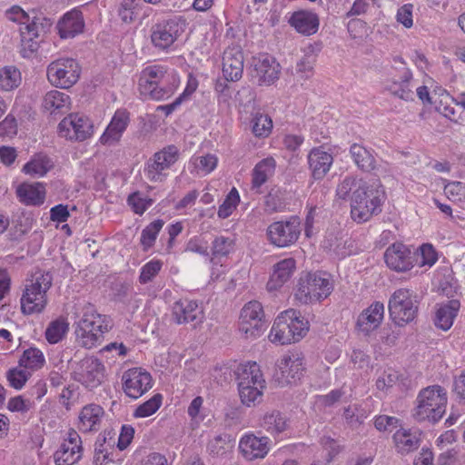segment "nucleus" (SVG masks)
Masks as SVG:
<instances>
[{"instance_id":"nucleus-1","label":"nucleus","mask_w":465,"mask_h":465,"mask_svg":"<svg viewBox=\"0 0 465 465\" xmlns=\"http://www.w3.org/2000/svg\"><path fill=\"white\" fill-rule=\"evenodd\" d=\"M336 194L342 200L350 198L351 218L359 223L379 214L386 198L384 186L379 179L366 181L352 176L345 177L338 184Z\"/></svg>"},{"instance_id":"nucleus-2","label":"nucleus","mask_w":465,"mask_h":465,"mask_svg":"<svg viewBox=\"0 0 465 465\" xmlns=\"http://www.w3.org/2000/svg\"><path fill=\"white\" fill-rule=\"evenodd\" d=\"M180 84L178 74L162 64L144 67L139 76L138 89L145 99L165 100L170 98Z\"/></svg>"},{"instance_id":"nucleus-3","label":"nucleus","mask_w":465,"mask_h":465,"mask_svg":"<svg viewBox=\"0 0 465 465\" xmlns=\"http://www.w3.org/2000/svg\"><path fill=\"white\" fill-rule=\"evenodd\" d=\"M53 283V277L49 272H36L25 284L20 298V309L24 315L42 313L47 304V292Z\"/></svg>"},{"instance_id":"nucleus-4","label":"nucleus","mask_w":465,"mask_h":465,"mask_svg":"<svg viewBox=\"0 0 465 465\" xmlns=\"http://www.w3.org/2000/svg\"><path fill=\"white\" fill-rule=\"evenodd\" d=\"M235 375L242 403L251 407L261 402L265 380L260 366L255 361L242 363L237 367Z\"/></svg>"},{"instance_id":"nucleus-5","label":"nucleus","mask_w":465,"mask_h":465,"mask_svg":"<svg viewBox=\"0 0 465 465\" xmlns=\"http://www.w3.org/2000/svg\"><path fill=\"white\" fill-rule=\"evenodd\" d=\"M111 329V321L98 313L96 309L87 304L83 308V315L75 330L78 342L84 348L92 349L104 339V334Z\"/></svg>"},{"instance_id":"nucleus-6","label":"nucleus","mask_w":465,"mask_h":465,"mask_svg":"<svg viewBox=\"0 0 465 465\" xmlns=\"http://www.w3.org/2000/svg\"><path fill=\"white\" fill-rule=\"evenodd\" d=\"M447 402L444 388L440 385L428 386L419 392L412 416L418 421L438 422L446 411Z\"/></svg>"},{"instance_id":"nucleus-7","label":"nucleus","mask_w":465,"mask_h":465,"mask_svg":"<svg viewBox=\"0 0 465 465\" xmlns=\"http://www.w3.org/2000/svg\"><path fill=\"white\" fill-rule=\"evenodd\" d=\"M332 290V282L326 273L306 272L300 276L294 296L301 303L310 304L326 299Z\"/></svg>"},{"instance_id":"nucleus-8","label":"nucleus","mask_w":465,"mask_h":465,"mask_svg":"<svg viewBox=\"0 0 465 465\" xmlns=\"http://www.w3.org/2000/svg\"><path fill=\"white\" fill-rule=\"evenodd\" d=\"M420 301L411 289L400 288L393 292L388 302L391 321L400 327L412 322L419 312Z\"/></svg>"},{"instance_id":"nucleus-9","label":"nucleus","mask_w":465,"mask_h":465,"mask_svg":"<svg viewBox=\"0 0 465 465\" xmlns=\"http://www.w3.org/2000/svg\"><path fill=\"white\" fill-rule=\"evenodd\" d=\"M81 67L70 57H61L50 63L46 69L49 83L57 88L68 89L79 80Z\"/></svg>"},{"instance_id":"nucleus-10","label":"nucleus","mask_w":465,"mask_h":465,"mask_svg":"<svg viewBox=\"0 0 465 465\" xmlns=\"http://www.w3.org/2000/svg\"><path fill=\"white\" fill-rule=\"evenodd\" d=\"M264 312L259 302H249L242 308L238 329L243 339L254 340L260 337L264 331Z\"/></svg>"},{"instance_id":"nucleus-11","label":"nucleus","mask_w":465,"mask_h":465,"mask_svg":"<svg viewBox=\"0 0 465 465\" xmlns=\"http://www.w3.org/2000/svg\"><path fill=\"white\" fill-rule=\"evenodd\" d=\"M304 371V359L301 353H286L277 361L273 378L281 386L296 384Z\"/></svg>"},{"instance_id":"nucleus-12","label":"nucleus","mask_w":465,"mask_h":465,"mask_svg":"<svg viewBox=\"0 0 465 465\" xmlns=\"http://www.w3.org/2000/svg\"><path fill=\"white\" fill-rule=\"evenodd\" d=\"M105 378L104 364L94 356L82 359L74 370V379L89 390L101 386Z\"/></svg>"},{"instance_id":"nucleus-13","label":"nucleus","mask_w":465,"mask_h":465,"mask_svg":"<svg viewBox=\"0 0 465 465\" xmlns=\"http://www.w3.org/2000/svg\"><path fill=\"white\" fill-rule=\"evenodd\" d=\"M185 27L186 19L182 15H175L163 23L156 24L152 28V43L157 48L166 49L182 35Z\"/></svg>"},{"instance_id":"nucleus-14","label":"nucleus","mask_w":465,"mask_h":465,"mask_svg":"<svg viewBox=\"0 0 465 465\" xmlns=\"http://www.w3.org/2000/svg\"><path fill=\"white\" fill-rule=\"evenodd\" d=\"M301 234V224L296 217L274 222L267 228L269 242L277 247H288L296 242Z\"/></svg>"},{"instance_id":"nucleus-15","label":"nucleus","mask_w":465,"mask_h":465,"mask_svg":"<svg viewBox=\"0 0 465 465\" xmlns=\"http://www.w3.org/2000/svg\"><path fill=\"white\" fill-rule=\"evenodd\" d=\"M180 155L175 145H168L155 153L145 167V176L151 182H163L166 174L164 171L176 163Z\"/></svg>"},{"instance_id":"nucleus-16","label":"nucleus","mask_w":465,"mask_h":465,"mask_svg":"<svg viewBox=\"0 0 465 465\" xmlns=\"http://www.w3.org/2000/svg\"><path fill=\"white\" fill-rule=\"evenodd\" d=\"M58 133L70 141H84L92 136L94 125L87 116L71 114L59 123Z\"/></svg>"},{"instance_id":"nucleus-17","label":"nucleus","mask_w":465,"mask_h":465,"mask_svg":"<svg viewBox=\"0 0 465 465\" xmlns=\"http://www.w3.org/2000/svg\"><path fill=\"white\" fill-rule=\"evenodd\" d=\"M172 319L176 324H192L195 328L203 322L204 310L197 301L181 299L172 306Z\"/></svg>"},{"instance_id":"nucleus-18","label":"nucleus","mask_w":465,"mask_h":465,"mask_svg":"<svg viewBox=\"0 0 465 465\" xmlns=\"http://www.w3.org/2000/svg\"><path fill=\"white\" fill-rule=\"evenodd\" d=\"M83 455L82 440L78 432L71 430L58 450L54 453L55 465H74Z\"/></svg>"},{"instance_id":"nucleus-19","label":"nucleus","mask_w":465,"mask_h":465,"mask_svg":"<svg viewBox=\"0 0 465 465\" xmlns=\"http://www.w3.org/2000/svg\"><path fill=\"white\" fill-rule=\"evenodd\" d=\"M122 381L124 391L133 399L141 397L153 386L150 373L141 368H133L126 371L123 374Z\"/></svg>"},{"instance_id":"nucleus-20","label":"nucleus","mask_w":465,"mask_h":465,"mask_svg":"<svg viewBox=\"0 0 465 465\" xmlns=\"http://www.w3.org/2000/svg\"><path fill=\"white\" fill-rule=\"evenodd\" d=\"M239 451L248 461L262 460L266 457L271 450L269 437H258L252 432L243 434L239 440Z\"/></svg>"},{"instance_id":"nucleus-21","label":"nucleus","mask_w":465,"mask_h":465,"mask_svg":"<svg viewBox=\"0 0 465 465\" xmlns=\"http://www.w3.org/2000/svg\"><path fill=\"white\" fill-rule=\"evenodd\" d=\"M253 77L260 85L273 84L280 74V64L267 54H260L252 59Z\"/></svg>"},{"instance_id":"nucleus-22","label":"nucleus","mask_w":465,"mask_h":465,"mask_svg":"<svg viewBox=\"0 0 465 465\" xmlns=\"http://www.w3.org/2000/svg\"><path fill=\"white\" fill-rule=\"evenodd\" d=\"M387 266L396 272H407L413 267L411 250L401 242L389 246L384 253Z\"/></svg>"},{"instance_id":"nucleus-23","label":"nucleus","mask_w":465,"mask_h":465,"mask_svg":"<svg viewBox=\"0 0 465 465\" xmlns=\"http://www.w3.org/2000/svg\"><path fill=\"white\" fill-rule=\"evenodd\" d=\"M129 114L125 110H117L106 129L100 136V143L106 146L118 143L129 124Z\"/></svg>"},{"instance_id":"nucleus-24","label":"nucleus","mask_w":465,"mask_h":465,"mask_svg":"<svg viewBox=\"0 0 465 465\" xmlns=\"http://www.w3.org/2000/svg\"><path fill=\"white\" fill-rule=\"evenodd\" d=\"M350 154L356 166L363 172L377 171L380 173H387L388 163L378 165L374 152L362 144L353 143L350 147Z\"/></svg>"},{"instance_id":"nucleus-25","label":"nucleus","mask_w":465,"mask_h":465,"mask_svg":"<svg viewBox=\"0 0 465 465\" xmlns=\"http://www.w3.org/2000/svg\"><path fill=\"white\" fill-rule=\"evenodd\" d=\"M395 63H399L401 65V75L400 80L391 79L385 84V89L389 91L392 95L399 97L405 101H411L413 98V92L410 86V81L412 79V74L405 66V63L402 58L397 57L394 59Z\"/></svg>"},{"instance_id":"nucleus-26","label":"nucleus","mask_w":465,"mask_h":465,"mask_svg":"<svg viewBox=\"0 0 465 465\" xmlns=\"http://www.w3.org/2000/svg\"><path fill=\"white\" fill-rule=\"evenodd\" d=\"M383 318L384 304L381 302H373L358 316L357 327L361 332L369 334L381 325Z\"/></svg>"},{"instance_id":"nucleus-27","label":"nucleus","mask_w":465,"mask_h":465,"mask_svg":"<svg viewBox=\"0 0 465 465\" xmlns=\"http://www.w3.org/2000/svg\"><path fill=\"white\" fill-rule=\"evenodd\" d=\"M84 29L83 14L76 9L65 13L57 24V30L62 39L74 38Z\"/></svg>"},{"instance_id":"nucleus-28","label":"nucleus","mask_w":465,"mask_h":465,"mask_svg":"<svg viewBox=\"0 0 465 465\" xmlns=\"http://www.w3.org/2000/svg\"><path fill=\"white\" fill-rule=\"evenodd\" d=\"M295 270L296 261L293 258H285L275 263L267 282L268 291L281 289L292 277Z\"/></svg>"},{"instance_id":"nucleus-29","label":"nucleus","mask_w":465,"mask_h":465,"mask_svg":"<svg viewBox=\"0 0 465 465\" xmlns=\"http://www.w3.org/2000/svg\"><path fill=\"white\" fill-rule=\"evenodd\" d=\"M243 72V54L236 47L227 49L223 57V74L227 81H238Z\"/></svg>"},{"instance_id":"nucleus-30","label":"nucleus","mask_w":465,"mask_h":465,"mask_svg":"<svg viewBox=\"0 0 465 465\" xmlns=\"http://www.w3.org/2000/svg\"><path fill=\"white\" fill-rule=\"evenodd\" d=\"M290 315H293L292 309L281 312L275 319L268 335V339L272 343L277 345L293 343V336L291 333L290 325H288L286 318H289Z\"/></svg>"},{"instance_id":"nucleus-31","label":"nucleus","mask_w":465,"mask_h":465,"mask_svg":"<svg viewBox=\"0 0 465 465\" xmlns=\"http://www.w3.org/2000/svg\"><path fill=\"white\" fill-rule=\"evenodd\" d=\"M104 409L97 404L84 406L78 416V430L82 432L97 431L104 417Z\"/></svg>"},{"instance_id":"nucleus-32","label":"nucleus","mask_w":465,"mask_h":465,"mask_svg":"<svg viewBox=\"0 0 465 465\" xmlns=\"http://www.w3.org/2000/svg\"><path fill=\"white\" fill-rule=\"evenodd\" d=\"M308 163L314 179H322L330 171L333 157L322 147L313 148L308 155Z\"/></svg>"},{"instance_id":"nucleus-33","label":"nucleus","mask_w":465,"mask_h":465,"mask_svg":"<svg viewBox=\"0 0 465 465\" xmlns=\"http://www.w3.org/2000/svg\"><path fill=\"white\" fill-rule=\"evenodd\" d=\"M394 447L401 454H408L417 450L420 444L419 430H410L400 427L392 437Z\"/></svg>"},{"instance_id":"nucleus-34","label":"nucleus","mask_w":465,"mask_h":465,"mask_svg":"<svg viewBox=\"0 0 465 465\" xmlns=\"http://www.w3.org/2000/svg\"><path fill=\"white\" fill-rule=\"evenodd\" d=\"M460 304L458 300H450L436 305L434 324L442 331L451 328L454 319L460 310Z\"/></svg>"},{"instance_id":"nucleus-35","label":"nucleus","mask_w":465,"mask_h":465,"mask_svg":"<svg viewBox=\"0 0 465 465\" xmlns=\"http://www.w3.org/2000/svg\"><path fill=\"white\" fill-rule=\"evenodd\" d=\"M294 29L304 35H314L319 29V17L310 11H298L292 14L289 20Z\"/></svg>"},{"instance_id":"nucleus-36","label":"nucleus","mask_w":465,"mask_h":465,"mask_svg":"<svg viewBox=\"0 0 465 465\" xmlns=\"http://www.w3.org/2000/svg\"><path fill=\"white\" fill-rule=\"evenodd\" d=\"M44 109L50 114L64 113L70 109V96L58 90L47 92L42 104Z\"/></svg>"},{"instance_id":"nucleus-37","label":"nucleus","mask_w":465,"mask_h":465,"mask_svg":"<svg viewBox=\"0 0 465 465\" xmlns=\"http://www.w3.org/2000/svg\"><path fill=\"white\" fill-rule=\"evenodd\" d=\"M21 202L28 205H40L45 198V190L42 183H23L17 188Z\"/></svg>"},{"instance_id":"nucleus-38","label":"nucleus","mask_w":465,"mask_h":465,"mask_svg":"<svg viewBox=\"0 0 465 465\" xmlns=\"http://www.w3.org/2000/svg\"><path fill=\"white\" fill-rule=\"evenodd\" d=\"M54 167V162L44 153L35 154L23 166V172L32 177H43Z\"/></svg>"},{"instance_id":"nucleus-39","label":"nucleus","mask_w":465,"mask_h":465,"mask_svg":"<svg viewBox=\"0 0 465 465\" xmlns=\"http://www.w3.org/2000/svg\"><path fill=\"white\" fill-rule=\"evenodd\" d=\"M260 426L272 436H277L288 429V420L278 411L265 413L260 422Z\"/></svg>"},{"instance_id":"nucleus-40","label":"nucleus","mask_w":465,"mask_h":465,"mask_svg":"<svg viewBox=\"0 0 465 465\" xmlns=\"http://www.w3.org/2000/svg\"><path fill=\"white\" fill-rule=\"evenodd\" d=\"M218 158L214 154L193 156L188 163V170L191 173L204 176L212 173L217 166Z\"/></svg>"},{"instance_id":"nucleus-41","label":"nucleus","mask_w":465,"mask_h":465,"mask_svg":"<svg viewBox=\"0 0 465 465\" xmlns=\"http://www.w3.org/2000/svg\"><path fill=\"white\" fill-rule=\"evenodd\" d=\"M276 163L272 157L260 161L252 170V188L259 189L274 173Z\"/></svg>"},{"instance_id":"nucleus-42","label":"nucleus","mask_w":465,"mask_h":465,"mask_svg":"<svg viewBox=\"0 0 465 465\" xmlns=\"http://www.w3.org/2000/svg\"><path fill=\"white\" fill-rule=\"evenodd\" d=\"M114 443L106 442L105 437H98L94 444V464L109 465L114 462Z\"/></svg>"},{"instance_id":"nucleus-43","label":"nucleus","mask_w":465,"mask_h":465,"mask_svg":"<svg viewBox=\"0 0 465 465\" xmlns=\"http://www.w3.org/2000/svg\"><path fill=\"white\" fill-rule=\"evenodd\" d=\"M45 362L44 353L35 347H30L25 350L19 359V367L28 371H36L41 369Z\"/></svg>"},{"instance_id":"nucleus-44","label":"nucleus","mask_w":465,"mask_h":465,"mask_svg":"<svg viewBox=\"0 0 465 465\" xmlns=\"http://www.w3.org/2000/svg\"><path fill=\"white\" fill-rule=\"evenodd\" d=\"M69 331V322L66 318L59 317L52 321L45 330V339L51 344L62 341Z\"/></svg>"},{"instance_id":"nucleus-45","label":"nucleus","mask_w":465,"mask_h":465,"mask_svg":"<svg viewBox=\"0 0 465 465\" xmlns=\"http://www.w3.org/2000/svg\"><path fill=\"white\" fill-rule=\"evenodd\" d=\"M164 223L161 219L154 220L149 223L141 233L140 243L144 252L152 248L156 241V238L162 230Z\"/></svg>"},{"instance_id":"nucleus-46","label":"nucleus","mask_w":465,"mask_h":465,"mask_svg":"<svg viewBox=\"0 0 465 465\" xmlns=\"http://www.w3.org/2000/svg\"><path fill=\"white\" fill-rule=\"evenodd\" d=\"M286 318L288 325H290L289 329L293 336V343L301 341L309 331V322L295 310H293V315Z\"/></svg>"},{"instance_id":"nucleus-47","label":"nucleus","mask_w":465,"mask_h":465,"mask_svg":"<svg viewBox=\"0 0 465 465\" xmlns=\"http://www.w3.org/2000/svg\"><path fill=\"white\" fill-rule=\"evenodd\" d=\"M232 449V440L228 434L214 436L207 445L209 453L214 457L223 456Z\"/></svg>"},{"instance_id":"nucleus-48","label":"nucleus","mask_w":465,"mask_h":465,"mask_svg":"<svg viewBox=\"0 0 465 465\" xmlns=\"http://www.w3.org/2000/svg\"><path fill=\"white\" fill-rule=\"evenodd\" d=\"M21 83V73L15 66L9 65L0 69V87L5 91L16 88Z\"/></svg>"},{"instance_id":"nucleus-49","label":"nucleus","mask_w":465,"mask_h":465,"mask_svg":"<svg viewBox=\"0 0 465 465\" xmlns=\"http://www.w3.org/2000/svg\"><path fill=\"white\" fill-rule=\"evenodd\" d=\"M251 126L256 137H267L272 132V121L266 114L255 113L252 117Z\"/></svg>"},{"instance_id":"nucleus-50","label":"nucleus","mask_w":465,"mask_h":465,"mask_svg":"<svg viewBox=\"0 0 465 465\" xmlns=\"http://www.w3.org/2000/svg\"><path fill=\"white\" fill-rule=\"evenodd\" d=\"M234 237L219 235L212 243V254L213 257H226L234 251Z\"/></svg>"},{"instance_id":"nucleus-51","label":"nucleus","mask_w":465,"mask_h":465,"mask_svg":"<svg viewBox=\"0 0 465 465\" xmlns=\"http://www.w3.org/2000/svg\"><path fill=\"white\" fill-rule=\"evenodd\" d=\"M24 25H25L20 28V31L21 36L25 39H38L46 32L45 25L44 24V19L40 17H34L33 20L29 19V22Z\"/></svg>"},{"instance_id":"nucleus-52","label":"nucleus","mask_w":465,"mask_h":465,"mask_svg":"<svg viewBox=\"0 0 465 465\" xmlns=\"http://www.w3.org/2000/svg\"><path fill=\"white\" fill-rule=\"evenodd\" d=\"M314 46L310 45L305 49L304 56L297 63L296 72L302 78L307 79L312 75L315 55Z\"/></svg>"},{"instance_id":"nucleus-53","label":"nucleus","mask_w":465,"mask_h":465,"mask_svg":"<svg viewBox=\"0 0 465 465\" xmlns=\"http://www.w3.org/2000/svg\"><path fill=\"white\" fill-rule=\"evenodd\" d=\"M443 191L446 197L455 203H465V183L442 179Z\"/></svg>"},{"instance_id":"nucleus-54","label":"nucleus","mask_w":465,"mask_h":465,"mask_svg":"<svg viewBox=\"0 0 465 465\" xmlns=\"http://www.w3.org/2000/svg\"><path fill=\"white\" fill-rule=\"evenodd\" d=\"M163 262L159 259H152L141 267L139 282L146 284L154 280L163 268Z\"/></svg>"},{"instance_id":"nucleus-55","label":"nucleus","mask_w":465,"mask_h":465,"mask_svg":"<svg viewBox=\"0 0 465 465\" xmlns=\"http://www.w3.org/2000/svg\"><path fill=\"white\" fill-rule=\"evenodd\" d=\"M139 11V0H122L118 9V15L124 23L131 24L136 19Z\"/></svg>"},{"instance_id":"nucleus-56","label":"nucleus","mask_w":465,"mask_h":465,"mask_svg":"<svg viewBox=\"0 0 465 465\" xmlns=\"http://www.w3.org/2000/svg\"><path fill=\"white\" fill-rule=\"evenodd\" d=\"M437 260V252L431 244L424 243L417 250L415 262L418 266L431 267Z\"/></svg>"},{"instance_id":"nucleus-57","label":"nucleus","mask_w":465,"mask_h":465,"mask_svg":"<svg viewBox=\"0 0 465 465\" xmlns=\"http://www.w3.org/2000/svg\"><path fill=\"white\" fill-rule=\"evenodd\" d=\"M163 397L161 394H155L150 400L143 402L134 411V417L146 418L155 413L162 405Z\"/></svg>"},{"instance_id":"nucleus-58","label":"nucleus","mask_w":465,"mask_h":465,"mask_svg":"<svg viewBox=\"0 0 465 465\" xmlns=\"http://www.w3.org/2000/svg\"><path fill=\"white\" fill-rule=\"evenodd\" d=\"M240 201V196L235 188H233L226 196L223 203L219 206L218 216L222 219H225L229 217L232 212L235 210L238 203Z\"/></svg>"},{"instance_id":"nucleus-59","label":"nucleus","mask_w":465,"mask_h":465,"mask_svg":"<svg viewBox=\"0 0 465 465\" xmlns=\"http://www.w3.org/2000/svg\"><path fill=\"white\" fill-rule=\"evenodd\" d=\"M184 251L208 257L209 243L202 235H196L186 242Z\"/></svg>"},{"instance_id":"nucleus-60","label":"nucleus","mask_w":465,"mask_h":465,"mask_svg":"<svg viewBox=\"0 0 465 465\" xmlns=\"http://www.w3.org/2000/svg\"><path fill=\"white\" fill-rule=\"evenodd\" d=\"M30 375L31 373L29 371L14 368L7 371L6 378L13 388L21 390L25 386Z\"/></svg>"},{"instance_id":"nucleus-61","label":"nucleus","mask_w":465,"mask_h":465,"mask_svg":"<svg viewBox=\"0 0 465 465\" xmlns=\"http://www.w3.org/2000/svg\"><path fill=\"white\" fill-rule=\"evenodd\" d=\"M127 202L137 214H143L153 203L152 199L142 196L139 193L129 195Z\"/></svg>"},{"instance_id":"nucleus-62","label":"nucleus","mask_w":465,"mask_h":465,"mask_svg":"<svg viewBox=\"0 0 465 465\" xmlns=\"http://www.w3.org/2000/svg\"><path fill=\"white\" fill-rule=\"evenodd\" d=\"M398 372L391 368H388L377 378L376 387L380 391H385L392 387L398 381Z\"/></svg>"},{"instance_id":"nucleus-63","label":"nucleus","mask_w":465,"mask_h":465,"mask_svg":"<svg viewBox=\"0 0 465 465\" xmlns=\"http://www.w3.org/2000/svg\"><path fill=\"white\" fill-rule=\"evenodd\" d=\"M188 416L193 423L199 424L205 417L203 414V399L201 396L195 397L188 406Z\"/></svg>"},{"instance_id":"nucleus-64","label":"nucleus","mask_w":465,"mask_h":465,"mask_svg":"<svg viewBox=\"0 0 465 465\" xmlns=\"http://www.w3.org/2000/svg\"><path fill=\"white\" fill-rule=\"evenodd\" d=\"M431 104L435 105V109L443 115V109H450L454 104V99L445 91L440 89L439 94H433Z\"/></svg>"}]
</instances>
